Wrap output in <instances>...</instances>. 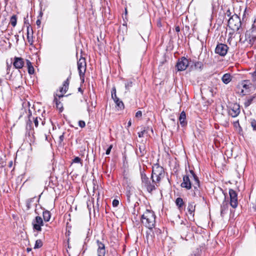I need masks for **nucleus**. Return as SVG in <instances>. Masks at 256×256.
I'll use <instances>...</instances> for the list:
<instances>
[{
    "label": "nucleus",
    "mask_w": 256,
    "mask_h": 256,
    "mask_svg": "<svg viewBox=\"0 0 256 256\" xmlns=\"http://www.w3.org/2000/svg\"><path fill=\"white\" fill-rule=\"evenodd\" d=\"M142 222L144 226L148 228L149 232H146V238L152 240L153 234H151L152 228L156 224V216L151 210H146L141 216Z\"/></svg>",
    "instance_id": "1"
},
{
    "label": "nucleus",
    "mask_w": 256,
    "mask_h": 256,
    "mask_svg": "<svg viewBox=\"0 0 256 256\" xmlns=\"http://www.w3.org/2000/svg\"><path fill=\"white\" fill-rule=\"evenodd\" d=\"M198 178L192 170H190L189 172L187 173L183 176V181L180 186L186 190H190L192 188V183L196 182Z\"/></svg>",
    "instance_id": "2"
},
{
    "label": "nucleus",
    "mask_w": 256,
    "mask_h": 256,
    "mask_svg": "<svg viewBox=\"0 0 256 256\" xmlns=\"http://www.w3.org/2000/svg\"><path fill=\"white\" fill-rule=\"evenodd\" d=\"M141 178L142 187L146 188L149 192H151L158 186V182H156V180L154 178H152V182H151L145 174H142Z\"/></svg>",
    "instance_id": "3"
},
{
    "label": "nucleus",
    "mask_w": 256,
    "mask_h": 256,
    "mask_svg": "<svg viewBox=\"0 0 256 256\" xmlns=\"http://www.w3.org/2000/svg\"><path fill=\"white\" fill-rule=\"evenodd\" d=\"M164 172L162 166H159L158 164H155L152 166V178L156 180V182H160L162 178L164 177Z\"/></svg>",
    "instance_id": "4"
},
{
    "label": "nucleus",
    "mask_w": 256,
    "mask_h": 256,
    "mask_svg": "<svg viewBox=\"0 0 256 256\" xmlns=\"http://www.w3.org/2000/svg\"><path fill=\"white\" fill-rule=\"evenodd\" d=\"M228 26L233 30L238 31L241 26V21L236 14L233 15L228 21Z\"/></svg>",
    "instance_id": "5"
},
{
    "label": "nucleus",
    "mask_w": 256,
    "mask_h": 256,
    "mask_svg": "<svg viewBox=\"0 0 256 256\" xmlns=\"http://www.w3.org/2000/svg\"><path fill=\"white\" fill-rule=\"evenodd\" d=\"M86 62L84 58H80L78 62V68L79 72V74L82 78L84 77L86 70Z\"/></svg>",
    "instance_id": "6"
},
{
    "label": "nucleus",
    "mask_w": 256,
    "mask_h": 256,
    "mask_svg": "<svg viewBox=\"0 0 256 256\" xmlns=\"http://www.w3.org/2000/svg\"><path fill=\"white\" fill-rule=\"evenodd\" d=\"M228 50V46L224 44H218L215 48V52L222 56H225Z\"/></svg>",
    "instance_id": "7"
},
{
    "label": "nucleus",
    "mask_w": 256,
    "mask_h": 256,
    "mask_svg": "<svg viewBox=\"0 0 256 256\" xmlns=\"http://www.w3.org/2000/svg\"><path fill=\"white\" fill-rule=\"evenodd\" d=\"M229 194L230 196V204L233 208H236L238 206V195L236 192L232 189L229 190Z\"/></svg>",
    "instance_id": "8"
},
{
    "label": "nucleus",
    "mask_w": 256,
    "mask_h": 256,
    "mask_svg": "<svg viewBox=\"0 0 256 256\" xmlns=\"http://www.w3.org/2000/svg\"><path fill=\"white\" fill-rule=\"evenodd\" d=\"M189 64L188 60L184 57L178 60L176 68L178 70L182 71L185 70Z\"/></svg>",
    "instance_id": "9"
},
{
    "label": "nucleus",
    "mask_w": 256,
    "mask_h": 256,
    "mask_svg": "<svg viewBox=\"0 0 256 256\" xmlns=\"http://www.w3.org/2000/svg\"><path fill=\"white\" fill-rule=\"evenodd\" d=\"M32 224L34 230L40 232L42 230L41 226L44 224L42 219L40 216H36L32 220Z\"/></svg>",
    "instance_id": "10"
},
{
    "label": "nucleus",
    "mask_w": 256,
    "mask_h": 256,
    "mask_svg": "<svg viewBox=\"0 0 256 256\" xmlns=\"http://www.w3.org/2000/svg\"><path fill=\"white\" fill-rule=\"evenodd\" d=\"M192 186L194 188L192 196L194 197H201V188L200 187V181L198 180V178L197 180H196V182H195L192 183Z\"/></svg>",
    "instance_id": "11"
},
{
    "label": "nucleus",
    "mask_w": 256,
    "mask_h": 256,
    "mask_svg": "<svg viewBox=\"0 0 256 256\" xmlns=\"http://www.w3.org/2000/svg\"><path fill=\"white\" fill-rule=\"evenodd\" d=\"M195 208L196 204L194 202H188L186 208L188 210V213H186V214L188 215V218L190 219L191 220L194 219Z\"/></svg>",
    "instance_id": "12"
},
{
    "label": "nucleus",
    "mask_w": 256,
    "mask_h": 256,
    "mask_svg": "<svg viewBox=\"0 0 256 256\" xmlns=\"http://www.w3.org/2000/svg\"><path fill=\"white\" fill-rule=\"evenodd\" d=\"M70 76L64 82L62 85V86L60 88V92L62 93L60 94H56V96H58L59 98H62L64 96V94L66 93L68 88L69 84H70Z\"/></svg>",
    "instance_id": "13"
},
{
    "label": "nucleus",
    "mask_w": 256,
    "mask_h": 256,
    "mask_svg": "<svg viewBox=\"0 0 256 256\" xmlns=\"http://www.w3.org/2000/svg\"><path fill=\"white\" fill-rule=\"evenodd\" d=\"M240 112L239 104H233L229 110L228 114L232 117L237 116Z\"/></svg>",
    "instance_id": "14"
},
{
    "label": "nucleus",
    "mask_w": 256,
    "mask_h": 256,
    "mask_svg": "<svg viewBox=\"0 0 256 256\" xmlns=\"http://www.w3.org/2000/svg\"><path fill=\"white\" fill-rule=\"evenodd\" d=\"M98 244V256H105L106 254V248L104 244L99 240H97Z\"/></svg>",
    "instance_id": "15"
},
{
    "label": "nucleus",
    "mask_w": 256,
    "mask_h": 256,
    "mask_svg": "<svg viewBox=\"0 0 256 256\" xmlns=\"http://www.w3.org/2000/svg\"><path fill=\"white\" fill-rule=\"evenodd\" d=\"M14 66L16 68H22L24 65V60L21 58L15 57L13 62Z\"/></svg>",
    "instance_id": "16"
},
{
    "label": "nucleus",
    "mask_w": 256,
    "mask_h": 256,
    "mask_svg": "<svg viewBox=\"0 0 256 256\" xmlns=\"http://www.w3.org/2000/svg\"><path fill=\"white\" fill-rule=\"evenodd\" d=\"M250 30V36L254 40H256V18L253 21Z\"/></svg>",
    "instance_id": "17"
},
{
    "label": "nucleus",
    "mask_w": 256,
    "mask_h": 256,
    "mask_svg": "<svg viewBox=\"0 0 256 256\" xmlns=\"http://www.w3.org/2000/svg\"><path fill=\"white\" fill-rule=\"evenodd\" d=\"M256 98V94L247 98L245 100V102H244V106L246 108L248 107L254 102Z\"/></svg>",
    "instance_id": "18"
},
{
    "label": "nucleus",
    "mask_w": 256,
    "mask_h": 256,
    "mask_svg": "<svg viewBox=\"0 0 256 256\" xmlns=\"http://www.w3.org/2000/svg\"><path fill=\"white\" fill-rule=\"evenodd\" d=\"M136 153L140 156H144L146 153L145 146L144 144L140 145L138 150H136Z\"/></svg>",
    "instance_id": "19"
},
{
    "label": "nucleus",
    "mask_w": 256,
    "mask_h": 256,
    "mask_svg": "<svg viewBox=\"0 0 256 256\" xmlns=\"http://www.w3.org/2000/svg\"><path fill=\"white\" fill-rule=\"evenodd\" d=\"M32 28H30L29 26H28L27 28V39L28 40V42L30 44H32L33 42V40H32Z\"/></svg>",
    "instance_id": "20"
},
{
    "label": "nucleus",
    "mask_w": 256,
    "mask_h": 256,
    "mask_svg": "<svg viewBox=\"0 0 256 256\" xmlns=\"http://www.w3.org/2000/svg\"><path fill=\"white\" fill-rule=\"evenodd\" d=\"M186 115L185 112L183 111L180 113V117H179L180 123L182 126H184L186 124Z\"/></svg>",
    "instance_id": "21"
},
{
    "label": "nucleus",
    "mask_w": 256,
    "mask_h": 256,
    "mask_svg": "<svg viewBox=\"0 0 256 256\" xmlns=\"http://www.w3.org/2000/svg\"><path fill=\"white\" fill-rule=\"evenodd\" d=\"M222 80L224 84H228L232 80V77L230 74H226L222 76Z\"/></svg>",
    "instance_id": "22"
},
{
    "label": "nucleus",
    "mask_w": 256,
    "mask_h": 256,
    "mask_svg": "<svg viewBox=\"0 0 256 256\" xmlns=\"http://www.w3.org/2000/svg\"><path fill=\"white\" fill-rule=\"evenodd\" d=\"M228 210V202L226 201L222 202L220 208V214L221 216H223L224 214H225L226 212Z\"/></svg>",
    "instance_id": "23"
},
{
    "label": "nucleus",
    "mask_w": 256,
    "mask_h": 256,
    "mask_svg": "<svg viewBox=\"0 0 256 256\" xmlns=\"http://www.w3.org/2000/svg\"><path fill=\"white\" fill-rule=\"evenodd\" d=\"M43 218L45 222H48L51 218L50 212L48 210L43 212Z\"/></svg>",
    "instance_id": "24"
},
{
    "label": "nucleus",
    "mask_w": 256,
    "mask_h": 256,
    "mask_svg": "<svg viewBox=\"0 0 256 256\" xmlns=\"http://www.w3.org/2000/svg\"><path fill=\"white\" fill-rule=\"evenodd\" d=\"M250 199L251 200L253 204V205H255V206H254V208L256 209V191L254 192H252L250 194Z\"/></svg>",
    "instance_id": "25"
},
{
    "label": "nucleus",
    "mask_w": 256,
    "mask_h": 256,
    "mask_svg": "<svg viewBox=\"0 0 256 256\" xmlns=\"http://www.w3.org/2000/svg\"><path fill=\"white\" fill-rule=\"evenodd\" d=\"M114 102L116 103L118 109L121 110L124 108V104L122 100H120L119 98L116 99Z\"/></svg>",
    "instance_id": "26"
},
{
    "label": "nucleus",
    "mask_w": 256,
    "mask_h": 256,
    "mask_svg": "<svg viewBox=\"0 0 256 256\" xmlns=\"http://www.w3.org/2000/svg\"><path fill=\"white\" fill-rule=\"evenodd\" d=\"M26 64L28 66V72L29 74H33L34 73V68L32 64V63L30 62V60H27Z\"/></svg>",
    "instance_id": "27"
},
{
    "label": "nucleus",
    "mask_w": 256,
    "mask_h": 256,
    "mask_svg": "<svg viewBox=\"0 0 256 256\" xmlns=\"http://www.w3.org/2000/svg\"><path fill=\"white\" fill-rule=\"evenodd\" d=\"M241 85L242 88H244L245 90H248L251 87L252 84L249 81L244 80L242 82Z\"/></svg>",
    "instance_id": "28"
},
{
    "label": "nucleus",
    "mask_w": 256,
    "mask_h": 256,
    "mask_svg": "<svg viewBox=\"0 0 256 256\" xmlns=\"http://www.w3.org/2000/svg\"><path fill=\"white\" fill-rule=\"evenodd\" d=\"M54 102L56 103V108L60 109V111H62V104L60 102L56 96L54 97Z\"/></svg>",
    "instance_id": "29"
},
{
    "label": "nucleus",
    "mask_w": 256,
    "mask_h": 256,
    "mask_svg": "<svg viewBox=\"0 0 256 256\" xmlns=\"http://www.w3.org/2000/svg\"><path fill=\"white\" fill-rule=\"evenodd\" d=\"M176 204L178 208H180L183 206L184 202L182 198H178L176 200Z\"/></svg>",
    "instance_id": "30"
},
{
    "label": "nucleus",
    "mask_w": 256,
    "mask_h": 256,
    "mask_svg": "<svg viewBox=\"0 0 256 256\" xmlns=\"http://www.w3.org/2000/svg\"><path fill=\"white\" fill-rule=\"evenodd\" d=\"M33 119L34 126L36 128L38 127L40 121H41L42 125L44 124V122L40 118L36 117V118H33Z\"/></svg>",
    "instance_id": "31"
},
{
    "label": "nucleus",
    "mask_w": 256,
    "mask_h": 256,
    "mask_svg": "<svg viewBox=\"0 0 256 256\" xmlns=\"http://www.w3.org/2000/svg\"><path fill=\"white\" fill-rule=\"evenodd\" d=\"M17 19L16 16L15 15L12 16L10 20V23L14 27L16 24Z\"/></svg>",
    "instance_id": "32"
},
{
    "label": "nucleus",
    "mask_w": 256,
    "mask_h": 256,
    "mask_svg": "<svg viewBox=\"0 0 256 256\" xmlns=\"http://www.w3.org/2000/svg\"><path fill=\"white\" fill-rule=\"evenodd\" d=\"M42 242L40 240H36L34 248H38L42 246Z\"/></svg>",
    "instance_id": "33"
},
{
    "label": "nucleus",
    "mask_w": 256,
    "mask_h": 256,
    "mask_svg": "<svg viewBox=\"0 0 256 256\" xmlns=\"http://www.w3.org/2000/svg\"><path fill=\"white\" fill-rule=\"evenodd\" d=\"M112 98L114 101L116 99H118V98L117 97L116 94V89L115 88H113L112 90Z\"/></svg>",
    "instance_id": "34"
},
{
    "label": "nucleus",
    "mask_w": 256,
    "mask_h": 256,
    "mask_svg": "<svg viewBox=\"0 0 256 256\" xmlns=\"http://www.w3.org/2000/svg\"><path fill=\"white\" fill-rule=\"evenodd\" d=\"M148 128H144V130H142L141 132H138V136L140 138H142V137H143L144 136V134H146V133H147L148 132Z\"/></svg>",
    "instance_id": "35"
},
{
    "label": "nucleus",
    "mask_w": 256,
    "mask_h": 256,
    "mask_svg": "<svg viewBox=\"0 0 256 256\" xmlns=\"http://www.w3.org/2000/svg\"><path fill=\"white\" fill-rule=\"evenodd\" d=\"M132 86V81L128 82L125 84L126 89L128 90Z\"/></svg>",
    "instance_id": "36"
},
{
    "label": "nucleus",
    "mask_w": 256,
    "mask_h": 256,
    "mask_svg": "<svg viewBox=\"0 0 256 256\" xmlns=\"http://www.w3.org/2000/svg\"><path fill=\"white\" fill-rule=\"evenodd\" d=\"M251 126L253 128V130H256V120H252L251 121Z\"/></svg>",
    "instance_id": "37"
},
{
    "label": "nucleus",
    "mask_w": 256,
    "mask_h": 256,
    "mask_svg": "<svg viewBox=\"0 0 256 256\" xmlns=\"http://www.w3.org/2000/svg\"><path fill=\"white\" fill-rule=\"evenodd\" d=\"M72 162L80 163L82 164L81 159L79 157L76 156L72 160Z\"/></svg>",
    "instance_id": "38"
},
{
    "label": "nucleus",
    "mask_w": 256,
    "mask_h": 256,
    "mask_svg": "<svg viewBox=\"0 0 256 256\" xmlns=\"http://www.w3.org/2000/svg\"><path fill=\"white\" fill-rule=\"evenodd\" d=\"M78 126L82 128H84L86 126L85 122L83 120H80L78 122Z\"/></svg>",
    "instance_id": "39"
},
{
    "label": "nucleus",
    "mask_w": 256,
    "mask_h": 256,
    "mask_svg": "<svg viewBox=\"0 0 256 256\" xmlns=\"http://www.w3.org/2000/svg\"><path fill=\"white\" fill-rule=\"evenodd\" d=\"M118 204L119 201L118 200L115 199L112 201V206L114 207L118 206Z\"/></svg>",
    "instance_id": "40"
},
{
    "label": "nucleus",
    "mask_w": 256,
    "mask_h": 256,
    "mask_svg": "<svg viewBox=\"0 0 256 256\" xmlns=\"http://www.w3.org/2000/svg\"><path fill=\"white\" fill-rule=\"evenodd\" d=\"M142 116V112L140 110L138 111L136 114V117L137 118H140Z\"/></svg>",
    "instance_id": "41"
},
{
    "label": "nucleus",
    "mask_w": 256,
    "mask_h": 256,
    "mask_svg": "<svg viewBox=\"0 0 256 256\" xmlns=\"http://www.w3.org/2000/svg\"><path fill=\"white\" fill-rule=\"evenodd\" d=\"M112 148V145H110L109 146V147L108 148V149L106 150V155H108L110 154Z\"/></svg>",
    "instance_id": "42"
},
{
    "label": "nucleus",
    "mask_w": 256,
    "mask_h": 256,
    "mask_svg": "<svg viewBox=\"0 0 256 256\" xmlns=\"http://www.w3.org/2000/svg\"><path fill=\"white\" fill-rule=\"evenodd\" d=\"M234 126L236 128L240 127V125L238 120H236V122H234Z\"/></svg>",
    "instance_id": "43"
},
{
    "label": "nucleus",
    "mask_w": 256,
    "mask_h": 256,
    "mask_svg": "<svg viewBox=\"0 0 256 256\" xmlns=\"http://www.w3.org/2000/svg\"><path fill=\"white\" fill-rule=\"evenodd\" d=\"M40 23H41V22H40V20H36V24L37 26H40Z\"/></svg>",
    "instance_id": "44"
},
{
    "label": "nucleus",
    "mask_w": 256,
    "mask_h": 256,
    "mask_svg": "<svg viewBox=\"0 0 256 256\" xmlns=\"http://www.w3.org/2000/svg\"><path fill=\"white\" fill-rule=\"evenodd\" d=\"M132 125V122H131V120H130L128 123V127H130V126Z\"/></svg>",
    "instance_id": "45"
},
{
    "label": "nucleus",
    "mask_w": 256,
    "mask_h": 256,
    "mask_svg": "<svg viewBox=\"0 0 256 256\" xmlns=\"http://www.w3.org/2000/svg\"><path fill=\"white\" fill-rule=\"evenodd\" d=\"M241 94L242 95H245L246 94V92H244V90L243 89L242 90L241 92H240Z\"/></svg>",
    "instance_id": "46"
},
{
    "label": "nucleus",
    "mask_w": 256,
    "mask_h": 256,
    "mask_svg": "<svg viewBox=\"0 0 256 256\" xmlns=\"http://www.w3.org/2000/svg\"><path fill=\"white\" fill-rule=\"evenodd\" d=\"M64 135H61L60 136V141H62L63 140H64Z\"/></svg>",
    "instance_id": "47"
},
{
    "label": "nucleus",
    "mask_w": 256,
    "mask_h": 256,
    "mask_svg": "<svg viewBox=\"0 0 256 256\" xmlns=\"http://www.w3.org/2000/svg\"><path fill=\"white\" fill-rule=\"evenodd\" d=\"M201 64H201V62H197V64H196V66H200V65H201Z\"/></svg>",
    "instance_id": "48"
},
{
    "label": "nucleus",
    "mask_w": 256,
    "mask_h": 256,
    "mask_svg": "<svg viewBox=\"0 0 256 256\" xmlns=\"http://www.w3.org/2000/svg\"><path fill=\"white\" fill-rule=\"evenodd\" d=\"M176 30L177 32H178V31L180 30L179 28H176Z\"/></svg>",
    "instance_id": "49"
},
{
    "label": "nucleus",
    "mask_w": 256,
    "mask_h": 256,
    "mask_svg": "<svg viewBox=\"0 0 256 256\" xmlns=\"http://www.w3.org/2000/svg\"><path fill=\"white\" fill-rule=\"evenodd\" d=\"M30 250H31V249H30V248H27V250H28V252L30 251Z\"/></svg>",
    "instance_id": "50"
},
{
    "label": "nucleus",
    "mask_w": 256,
    "mask_h": 256,
    "mask_svg": "<svg viewBox=\"0 0 256 256\" xmlns=\"http://www.w3.org/2000/svg\"><path fill=\"white\" fill-rule=\"evenodd\" d=\"M184 228H186V229H188V226H184Z\"/></svg>",
    "instance_id": "51"
},
{
    "label": "nucleus",
    "mask_w": 256,
    "mask_h": 256,
    "mask_svg": "<svg viewBox=\"0 0 256 256\" xmlns=\"http://www.w3.org/2000/svg\"><path fill=\"white\" fill-rule=\"evenodd\" d=\"M26 126H26L28 127V123L26 124Z\"/></svg>",
    "instance_id": "52"
}]
</instances>
